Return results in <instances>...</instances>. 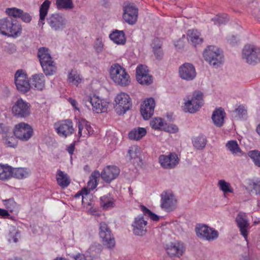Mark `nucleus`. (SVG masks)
<instances>
[{"mask_svg":"<svg viewBox=\"0 0 260 260\" xmlns=\"http://www.w3.org/2000/svg\"><path fill=\"white\" fill-rule=\"evenodd\" d=\"M235 112L240 118H243L247 115V110L243 106H239L238 108L235 110Z\"/></svg>","mask_w":260,"mask_h":260,"instance_id":"6e6d98bb","label":"nucleus"},{"mask_svg":"<svg viewBox=\"0 0 260 260\" xmlns=\"http://www.w3.org/2000/svg\"><path fill=\"white\" fill-rule=\"evenodd\" d=\"M123 18L129 24L136 23L138 19V9L133 3H125L123 6Z\"/></svg>","mask_w":260,"mask_h":260,"instance_id":"9b49d317","label":"nucleus"},{"mask_svg":"<svg viewBox=\"0 0 260 260\" xmlns=\"http://www.w3.org/2000/svg\"><path fill=\"white\" fill-rule=\"evenodd\" d=\"M140 208H141L142 211L143 212L144 214L145 215H147L148 216H149L150 214L152 213V211H151L149 209H148L147 207H146L144 205H141Z\"/></svg>","mask_w":260,"mask_h":260,"instance_id":"0e129e2a","label":"nucleus"},{"mask_svg":"<svg viewBox=\"0 0 260 260\" xmlns=\"http://www.w3.org/2000/svg\"><path fill=\"white\" fill-rule=\"evenodd\" d=\"M50 5V2L49 0H45L41 5L40 8V21L42 24L45 23L44 20L48 13V11Z\"/></svg>","mask_w":260,"mask_h":260,"instance_id":"e433bc0d","label":"nucleus"},{"mask_svg":"<svg viewBox=\"0 0 260 260\" xmlns=\"http://www.w3.org/2000/svg\"><path fill=\"white\" fill-rule=\"evenodd\" d=\"M78 130H89L91 128V126L89 122L85 119H82L78 121Z\"/></svg>","mask_w":260,"mask_h":260,"instance_id":"3c124183","label":"nucleus"},{"mask_svg":"<svg viewBox=\"0 0 260 260\" xmlns=\"http://www.w3.org/2000/svg\"><path fill=\"white\" fill-rule=\"evenodd\" d=\"M160 207L167 212L174 211L177 206V200L175 195L170 191H164L160 195Z\"/></svg>","mask_w":260,"mask_h":260,"instance_id":"f8f14e48","label":"nucleus"},{"mask_svg":"<svg viewBox=\"0 0 260 260\" xmlns=\"http://www.w3.org/2000/svg\"><path fill=\"white\" fill-rule=\"evenodd\" d=\"M236 221L241 235L247 240L248 237L247 229L249 225L247 216L245 213L240 212L237 215Z\"/></svg>","mask_w":260,"mask_h":260,"instance_id":"4be33fe9","label":"nucleus"},{"mask_svg":"<svg viewBox=\"0 0 260 260\" xmlns=\"http://www.w3.org/2000/svg\"><path fill=\"white\" fill-rule=\"evenodd\" d=\"M243 58L249 64H253L260 61V48L254 46L246 45L242 51Z\"/></svg>","mask_w":260,"mask_h":260,"instance_id":"1a4fd4ad","label":"nucleus"},{"mask_svg":"<svg viewBox=\"0 0 260 260\" xmlns=\"http://www.w3.org/2000/svg\"><path fill=\"white\" fill-rule=\"evenodd\" d=\"M253 188L256 194H260V181H257L253 183Z\"/></svg>","mask_w":260,"mask_h":260,"instance_id":"680f3d73","label":"nucleus"},{"mask_svg":"<svg viewBox=\"0 0 260 260\" xmlns=\"http://www.w3.org/2000/svg\"><path fill=\"white\" fill-rule=\"evenodd\" d=\"M226 147L233 154L237 155H242V151L236 141H229L226 144Z\"/></svg>","mask_w":260,"mask_h":260,"instance_id":"58836bf2","label":"nucleus"},{"mask_svg":"<svg viewBox=\"0 0 260 260\" xmlns=\"http://www.w3.org/2000/svg\"><path fill=\"white\" fill-rule=\"evenodd\" d=\"M85 103L87 107H89V105H91L93 111L98 113L106 112L108 107V103L101 100L95 94L90 95L86 100H85Z\"/></svg>","mask_w":260,"mask_h":260,"instance_id":"ddd939ff","label":"nucleus"},{"mask_svg":"<svg viewBox=\"0 0 260 260\" xmlns=\"http://www.w3.org/2000/svg\"><path fill=\"white\" fill-rule=\"evenodd\" d=\"M56 181L57 184L62 188L68 186L71 182L70 179L68 174L60 170H58L57 171Z\"/></svg>","mask_w":260,"mask_h":260,"instance_id":"c85d7f7f","label":"nucleus"},{"mask_svg":"<svg viewBox=\"0 0 260 260\" xmlns=\"http://www.w3.org/2000/svg\"><path fill=\"white\" fill-rule=\"evenodd\" d=\"M206 143V138L203 135L194 138L192 140L193 147L198 150H202L205 147Z\"/></svg>","mask_w":260,"mask_h":260,"instance_id":"ea45409f","label":"nucleus"},{"mask_svg":"<svg viewBox=\"0 0 260 260\" xmlns=\"http://www.w3.org/2000/svg\"><path fill=\"white\" fill-rule=\"evenodd\" d=\"M136 79L140 84L144 85H149L153 81V77L149 74L146 67L142 64L136 69Z\"/></svg>","mask_w":260,"mask_h":260,"instance_id":"6ab92c4d","label":"nucleus"},{"mask_svg":"<svg viewBox=\"0 0 260 260\" xmlns=\"http://www.w3.org/2000/svg\"><path fill=\"white\" fill-rule=\"evenodd\" d=\"M8 241L11 242L12 241L16 243L18 241V239L20 237V232L15 228H13L9 231L8 235Z\"/></svg>","mask_w":260,"mask_h":260,"instance_id":"49530a36","label":"nucleus"},{"mask_svg":"<svg viewBox=\"0 0 260 260\" xmlns=\"http://www.w3.org/2000/svg\"><path fill=\"white\" fill-rule=\"evenodd\" d=\"M38 57L39 59L40 64L43 63L49 62L54 61L52 57L49 53V50L47 48L41 47L38 49Z\"/></svg>","mask_w":260,"mask_h":260,"instance_id":"a878e982","label":"nucleus"},{"mask_svg":"<svg viewBox=\"0 0 260 260\" xmlns=\"http://www.w3.org/2000/svg\"><path fill=\"white\" fill-rule=\"evenodd\" d=\"M248 155L253 160L255 166L260 167V151L257 150H251Z\"/></svg>","mask_w":260,"mask_h":260,"instance_id":"a18cd8bd","label":"nucleus"},{"mask_svg":"<svg viewBox=\"0 0 260 260\" xmlns=\"http://www.w3.org/2000/svg\"><path fill=\"white\" fill-rule=\"evenodd\" d=\"M160 166L165 169L175 168L179 162V158L176 153L171 152L169 155H160L158 157Z\"/></svg>","mask_w":260,"mask_h":260,"instance_id":"4468645a","label":"nucleus"},{"mask_svg":"<svg viewBox=\"0 0 260 260\" xmlns=\"http://www.w3.org/2000/svg\"><path fill=\"white\" fill-rule=\"evenodd\" d=\"M34 131H2V142L6 147L16 148L17 139L28 141L32 136Z\"/></svg>","mask_w":260,"mask_h":260,"instance_id":"f257e3e1","label":"nucleus"},{"mask_svg":"<svg viewBox=\"0 0 260 260\" xmlns=\"http://www.w3.org/2000/svg\"><path fill=\"white\" fill-rule=\"evenodd\" d=\"M58 135L60 137L66 138L68 135H72L74 133L73 131H57Z\"/></svg>","mask_w":260,"mask_h":260,"instance_id":"e2e57ef3","label":"nucleus"},{"mask_svg":"<svg viewBox=\"0 0 260 260\" xmlns=\"http://www.w3.org/2000/svg\"><path fill=\"white\" fill-rule=\"evenodd\" d=\"M203 54L204 59L214 68H218L223 62L224 57L222 51L215 46H207Z\"/></svg>","mask_w":260,"mask_h":260,"instance_id":"7ed1b4c3","label":"nucleus"},{"mask_svg":"<svg viewBox=\"0 0 260 260\" xmlns=\"http://www.w3.org/2000/svg\"><path fill=\"white\" fill-rule=\"evenodd\" d=\"M98 185V182L96 181H94L93 180L90 179L87 183V186L89 188V189L93 190L96 188Z\"/></svg>","mask_w":260,"mask_h":260,"instance_id":"052dcab7","label":"nucleus"},{"mask_svg":"<svg viewBox=\"0 0 260 260\" xmlns=\"http://www.w3.org/2000/svg\"><path fill=\"white\" fill-rule=\"evenodd\" d=\"M68 81L75 85H78L81 81V78L76 71L72 70L69 73Z\"/></svg>","mask_w":260,"mask_h":260,"instance_id":"37998d69","label":"nucleus"},{"mask_svg":"<svg viewBox=\"0 0 260 260\" xmlns=\"http://www.w3.org/2000/svg\"><path fill=\"white\" fill-rule=\"evenodd\" d=\"M147 221L144 219L143 215H139L135 218L132 223L133 232L135 235L142 236L147 233Z\"/></svg>","mask_w":260,"mask_h":260,"instance_id":"a211bd4d","label":"nucleus"},{"mask_svg":"<svg viewBox=\"0 0 260 260\" xmlns=\"http://www.w3.org/2000/svg\"><path fill=\"white\" fill-rule=\"evenodd\" d=\"M150 218L154 221H157L159 219V216H158L157 215L155 214V213H152L150 214V215L149 216Z\"/></svg>","mask_w":260,"mask_h":260,"instance_id":"774afa93","label":"nucleus"},{"mask_svg":"<svg viewBox=\"0 0 260 260\" xmlns=\"http://www.w3.org/2000/svg\"><path fill=\"white\" fill-rule=\"evenodd\" d=\"M102 246L99 243H94L91 245L88 249L90 253L95 252L96 253H100L101 251Z\"/></svg>","mask_w":260,"mask_h":260,"instance_id":"5fc2aeb1","label":"nucleus"},{"mask_svg":"<svg viewBox=\"0 0 260 260\" xmlns=\"http://www.w3.org/2000/svg\"><path fill=\"white\" fill-rule=\"evenodd\" d=\"M211 20L214 22L215 24L220 25L225 24L229 21V18L227 14H222L220 15H216Z\"/></svg>","mask_w":260,"mask_h":260,"instance_id":"de8ad7c7","label":"nucleus"},{"mask_svg":"<svg viewBox=\"0 0 260 260\" xmlns=\"http://www.w3.org/2000/svg\"><path fill=\"white\" fill-rule=\"evenodd\" d=\"M179 74L180 78L186 81L193 80L197 73L194 66L190 63H184L179 68Z\"/></svg>","mask_w":260,"mask_h":260,"instance_id":"f3484780","label":"nucleus"},{"mask_svg":"<svg viewBox=\"0 0 260 260\" xmlns=\"http://www.w3.org/2000/svg\"><path fill=\"white\" fill-rule=\"evenodd\" d=\"M19 18H21L22 21L25 23H29L32 19V17L30 14L27 12H24L23 10L22 14L20 15Z\"/></svg>","mask_w":260,"mask_h":260,"instance_id":"4d7b16f0","label":"nucleus"},{"mask_svg":"<svg viewBox=\"0 0 260 260\" xmlns=\"http://www.w3.org/2000/svg\"><path fill=\"white\" fill-rule=\"evenodd\" d=\"M32 85L35 89L42 90L45 87V78L42 73L36 74L30 79Z\"/></svg>","mask_w":260,"mask_h":260,"instance_id":"b1692460","label":"nucleus"},{"mask_svg":"<svg viewBox=\"0 0 260 260\" xmlns=\"http://www.w3.org/2000/svg\"><path fill=\"white\" fill-rule=\"evenodd\" d=\"M120 169L115 165H109L102 170L101 176L104 182L110 183L116 179L120 174Z\"/></svg>","mask_w":260,"mask_h":260,"instance_id":"dca6fc26","label":"nucleus"},{"mask_svg":"<svg viewBox=\"0 0 260 260\" xmlns=\"http://www.w3.org/2000/svg\"><path fill=\"white\" fill-rule=\"evenodd\" d=\"M13 168L8 165L0 164V179L8 180L12 177Z\"/></svg>","mask_w":260,"mask_h":260,"instance_id":"473e14b6","label":"nucleus"},{"mask_svg":"<svg viewBox=\"0 0 260 260\" xmlns=\"http://www.w3.org/2000/svg\"><path fill=\"white\" fill-rule=\"evenodd\" d=\"M21 25L11 17L0 19V34L8 37L16 38L21 34Z\"/></svg>","mask_w":260,"mask_h":260,"instance_id":"f03ea898","label":"nucleus"},{"mask_svg":"<svg viewBox=\"0 0 260 260\" xmlns=\"http://www.w3.org/2000/svg\"><path fill=\"white\" fill-rule=\"evenodd\" d=\"M217 186L224 193H233L234 191L230 183L226 182L224 180H219L218 182Z\"/></svg>","mask_w":260,"mask_h":260,"instance_id":"79ce46f5","label":"nucleus"},{"mask_svg":"<svg viewBox=\"0 0 260 260\" xmlns=\"http://www.w3.org/2000/svg\"><path fill=\"white\" fill-rule=\"evenodd\" d=\"M147 131H129L128 138L130 140L138 141L144 137Z\"/></svg>","mask_w":260,"mask_h":260,"instance_id":"09e8293b","label":"nucleus"},{"mask_svg":"<svg viewBox=\"0 0 260 260\" xmlns=\"http://www.w3.org/2000/svg\"><path fill=\"white\" fill-rule=\"evenodd\" d=\"M140 148L137 145H133L129 148L128 150V154L129 156L130 159H133L134 164L137 163L139 165L142 161V159L140 156Z\"/></svg>","mask_w":260,"mask_h":260,"instance_id":"cd10ccee","label":"nucleus"},{"mask_svg":"<svg viewBox=\"0 0 260 260\" xmlns=\"http://www.w3.org/2000/svg\"><path fill=\"white\" fill-rule=\"evenodd\" d=\"M114 107L116 112L119 115L124 114L132 107L131 99L127 93L121 92L115 99Z\"/></svg>","mask_w":260,"mask_h":260,"instance_id":"0eeeda50","label":"nucleus"},{"mask_svg":"<svg viewBox=\"0 0 260 260\" xmlns=\"http://www.w3.org/2000/svg\"><path fill=\"white\" fill-rule=\"evenodd\" d=\"M100 175L101 174L98 171H95L91 174L90 177V179L97 181V179L100 177Z\"/></svg>","mask_w":260,"mask_h":260,"instance_id":"69168bd1","label":"nucleus"},{"mask_svg":"<svg viewBox=\"0 0 260 260\" xmlns=\"http://www.w3.org/2000/svg\"><path fill=\"white\" fill-rule=\"evenodd\" d=\"M41 66L44 74L47 76H52L57 72L56 64L54 61L43 63Z\"/></svg>","mask_w":260,"mask_h":260,"instance_id":"7c9ffc66","label":"nucleus"},{"mask_svg":"<svg viewBox=\"0 0 260 260\" xmlns=\"http://www.w3.org/2000/svg\"><path fill=\"white\" fill-rule=\"evenodd\" d=\"M75 144H76V141L73 142L69 146H68L66 149L67 151L70 154L71 157H72V156L73 154L74 151L75 150Z\"/></svg>","mask_w":260,"mask_h":260,"instance_id":"bf43d9fd","label":"nucleus"},{"mask_svg":"<svg viewBox=\"0 0 260 260\" xmlns=\"http://www.w3.org/2000/svg\"><path fill=\"white\" fill-rule=\"evenodd\" d=\"M55 130H74L73 122L71 119H66L57 121L54 124Z\"/></svg>","mask_w":260,"mask_h":260,"instance_id":"f704fd0d","label":"nucleus"},{"mask_svg":"<svg viewBox=\"0 0 260 260\" xmlns=\"http://www.w3.org/2000/svg\"><path fill=\"white\" fill-rule=\"evenodd\" d=\"M203 94L199 91H195L191 99L187 97V101L184 103L183 110L186 112L194 113L203 105Z\"/></svg>","mask_w":260,"mask_h":260,"instance_id":"20e7f679","label":"nucleus"},{"mask_svg":"<svg viewBox=\"0 0 260 260\" xmlns=\"http://www.w3.org/2000/svg\"><path fill=\"white\" fill-rule=\"evenodd\" d=\"M6 12L9 16L19 18L22 14V10L16 8H10L6 9Z\"/></svg>","mask_w":260,"mask_h":260,"instance_id":"8fccbe9b","label":"nucleus"},{"mask_svg":"<svg viewBox=\"0 0 260 260\" xmlns=\"http://www.w3.org/2000/svg\"><path fill=\"white\" fill-rule=\"evenodd\" d=\"M15 83L17 90L23 93H26L30 90V85L27 76L23 70L16 71L14 76Z\"/></svg>","mask_w":260,"mask_h":260,"instance_id":"9d476101","label":"nucleus"},{"mask_svg":"<svg viewBox=\"0 0 260 260\" xmlns=\"http://www.w3.org/2000/svg\"><path fill=\"white\" fill-rule=\"evenodd\" d=\"M14 130H32V128L28 124L21 122L15 125Z\"/></svg>","mask_w":260,"mask_h":260,"instance_id":"603ef678","label":"nucleus"},{"mask_svg":"<svg viewBox=\"0 0 260 260\" xmlns=\"http://www.w3.org/2000/svg\"><path fill=\"white\" fill-rule=\"evenodd\" d=\"M196 232L198 237L209 241L216 239L219 236L217 231L204 224H199L196 228Z\"/></svg>","mask_w":260,"mask_h":260,"instance_id":"6e6552de","label":"nucleus"},{"mask_svg":"<svg viewBox=\"0 0 260 260\" xmlns=\"http://www.w3.org/2000/svg\"><path fill=\"white\" fill-rule=\"evenodd\" d=\"M125 70L123 67L118 63H115L112 65L110 71V76L112 80L113 81L117 80V79H118L117 77L119 76L120 74H123V72Z\"/></svg>","mask_w":260,"mask_h":260,"instance_id":"c9c22d12","label":"nucleus"},{"mask_svg":"<svg viewBox=\"0 0 260 260\" xmlns=\"http://www.w3.org/2000/svg\"><path fill=\"white\" fill-rule=\"evenodd\" d=\"M103 43L101 39L97 38L94 42V48L97 53L102 52L103 50Z\"/></svg>","mask_w":260,"mask_h":260,"instance_id":"864d4df0","label":"nucleus"},{"mask_svg":"<svg viewBox=\"0 0 260 260\" xmlns=\"http://www.w3.org/2000/svg\"><path fill=\"white\" fill-rule=\"evenodd\" d=\"M109 38L118 45H124L126 42L125 34L123 30L115 29L110 34Z\"/></svg>","mask_w":260,"mask_h":260,"instance_id":"bb28decb","label":"nucleus"},{"mask_svg":"<svg viewBox=\"0 0 260 260\" xmlns=\"http://www.w3.org/2000/svg\"><path fill=\"white\" fill-rule=\"evenodd\" d=\"M185 250L183 243L180 242L171 243L170 245H167L166 248L168 254L171 257H180L183 255Z\"/></svg>","mask_w":260,"mask_h":260,"instance_id":"412c9836","label":"nucleus"},{"mask_svg":"<svg viewBox=\"0 0 260 260\" xmlns=\"http://www.w3.org/2000/svg\"><path fill=\"white\" fill-rule=\"evenodd\" d=\"M99 236L104 246L109 249L114 247L115 245V238L108 224L105 222L100 223Z\"/></svg>","mask_w":260,"mask_h":260,"instance_id":"423d86ee","label":"nucleus"},{"mask_svg":"<svg viewBox=\"0 0 260 260\" xmlns=\"http://www.w3.org/2000/svg\"><path fill=\"white\" fill-rule=\"evenodd\" d=\"M155 106L154 100L152 98L144 101L141 106L140 111L144 119L147 120L152 116Z\"/></svg>","mask_w":260,"mask_h":260,"instance_id":"aec40b11","label":"nucleus"},{"mask_svg":"<svg viewBox=\"0 0 260 260\" xmlns=\"http://www.w3.org/2000/svg\"><path fill=\"white\" fill-rule=\"evenodd\" d=\"M153 51L157 59L160 60L162 58L164 53L161 49V44L157 38L154 40Z\"/></svg>","mask_w":260,"mask_h":260,"instance_id":"4c0bfd02","label":"nucleus"},{"mask_svg":"<svg viewBox=\"0 0 260 260\" xmlns=\"http://www.w3.org/2000/svg\"><path fill=\"white\" fill-rule=\"evenodd\" d=\"M117 78V80H114L113 81L118 85L125 87L130 84V77L125 70L123 72V74H120Z\"/></svg>","mask_w":260,"mask_h":260,"instance_id":"72a5a7b5","label":"nucleus"},{"mask_svg":"<svg viewBox=\"0 0 260 260\" xmlns=\"http://www.w3.org/2000/svg\"><path fill=\"white\" fill-rule=\"evenodd\" d=\"M8 211L5 209L0 208V216L2 217H6L9 216Z\"/></svg>","mask_w":260,"mask_h":260,"instance_id":"338daca9","label":"nucleus"},{"mask_svg":"<svg viewBox=\"0 0 260 260\" xmlns=\"http://www.w3.org/2000/svg\"><path fill=\"white\" fill-rule=\"evenodd\" d=\"M26 169L21 168H13L12 177L19 179H22L28 176Z\"/></svg>","mask_w":260,"mask_h":260,"instance_id":"c03bdc74","label":"nucleus"},{"mask_svg":"<svg viewBox=\"0 0 260 260\" xmlns=\"http://www.w3.org/2000/svg\"><path fill=\"white\" fill-rule=\"evenodd\" d=\"M30 104L20 98L13 104L12 107L13 115L17 118H26L31 113Z\"/></svg>","mask_w":260,"mask_h":260,"instance_id":"39448f33","label":"nucleus"},{"mask_svg":"<svg viewBox=\"0 0 260 260\" xmlns=\"http://www.w3.org/2000/svg\"><path fill=\"white\" fill-rule=\"evenodd\" d=\"M150 124L153 129H160L164 126V130H178V127L174 124L165 122L164 120L159 117H155L150 122Z\"/></svg>","mask_w":260,"mask_h":260,"instance_id":"5701e85b","label":"nucleus"},{"mask_svg":"<svg viewBox=\"0 0 260 260\" xmlns=\"http://www.w3.org/2000/svg\"><path fill=\"white\" fill-rule=\"evenodd\" d=\"M71 257L73 260H86L85 256L84 254L81 253H78L77 254H72Z\"/></svg>","mask_w":260,"mask_h":260,"instance_id":"13d9d810","label":"nucleus"},{"mask_svg":"<svg viewBox=\"0 0 260 260\" xmlns=\"http://www.w3.org/2000/svg\"><path fill=\"white\" fill-rule=\"evenodd\" d=\"M201 34L197 30H188L187 34L188 41L196 46L203 42V39L200 37Z\"/></svg>","mask_w":260,"mask_h":260,"instance_id":"c756f323","label":"nucleus"},{"mask_svg":"<svg viewBox=\"0 0 260 260\" xmlns=\"http://www.w3.org/2000/svg\"><path fill=\"white\" fill-rule=\"evenodd\" d=\"M225 115V113L222 108H219L215 110L212 116V119L214 124L217 127L221 126L223 124Z\"/></svg>","mask_w":260,"mask_h":260,"instance_id":"393cba45","label":"nucleus"},{"mask_svg":"<svg viewBox=\"0 0 260 260\" xmlns=\"http://www.w3.org/2000/svg\"><path fill=\"white\" fill-rule=\"evenodd\" d=\"M47 22L51 29L55 31L62 30L66 25V19L57 13L50 15L47 18Z\"/></svg>","mask_w":260,"mask_h":260,"instance_id":"2eb2a0df","label":"nucleus"},{"mask_svg":"<svg viewBox=\"0 0 260 260\" xmlns=\"http://www.w3.org/2000/svg\"><path fill=\"white\" fill-rule=\"evenodd\" d=\"M100 202L101 206L105 210L115 206V200L110 193L101 197Z\"/></svg>","mask_w":260,"mask_h":260,"instance_id":"2f4dec72","label":"nucleus"},{"mask_svg":"<svg viewBox=\"0 0 260 260\" xmlns=\"http://www.w3.org/2000/svg\"><path fill=\"white\" fill-rule=\"evenodd\" d=\"M56 5L58 10H69L74 8L72 0H56Z\"/></svg>","mask_w":260,"mask_h":260,"instance_id":"a19ab883","label":"nucleus"}]
</instances>
